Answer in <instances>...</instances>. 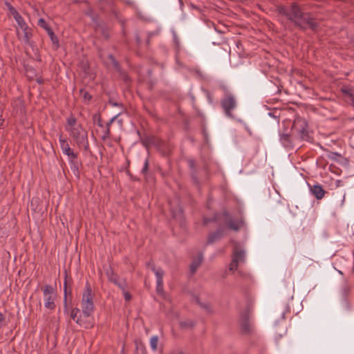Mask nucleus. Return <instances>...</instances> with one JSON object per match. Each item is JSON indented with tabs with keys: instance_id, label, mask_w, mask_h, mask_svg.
Here are the masks:
<instances>
[{
	"instance_id": "obj_1",
	"label": "nucleus",
	"mask_w": 354,
	"mask_h": 354,
	"mask_svg": "<svg viewBox=\"0 0 354 354\" xmlns=\"http://www.w3.org/2000/svg\"><path fill=\"white\" fill-rule=\"evenodd\" d=\"M288 19L294 21L297 26L302 28L308 27L315 30L317 28L316 22L309 15L302 13L297 5H293L288 13H286Z\"/></svg>"
},
{
	"instance_id": "obj_2",
	"label": "nucleus",
	"mask_w": 354,
	"mask_h": 354,
	"mask_svg": "<svg viewBox=\"0 0 354 354\" xmlns=\"http://www.w3.org/2000/svg\"><path fill=\"white\" fill-rule=\"evenodd\" d=\"M66 130L78 145L84 144L86 142V132L80 124L77 123L76 120L73 117L68 118Z\"/></svg>"
},
{
	"instance_id": "obj_3",
	"label": "nucleus",
	"mask_w": 354,
	"mask_h": 354,
	"mask_svg": "<svg viewBox=\"0 0 354 354\" xmlns=\"http://www.w3.org/2000/svg\"><path fill=\"white\" fill-rule=\"evenodd\" d=\"M82 313L84 317H90L94 310L93 296L89 284L86 283L84 291L82 294L81 302Z\"/></svg>"
},
{
	"instance_id": "obj_4",
	"label": "nucleus",
	"mask_w": 354,
	"mask_h": 354,
	"mask_svg": "<svg viewBox=\"0 0 354 354\" xmlns=\"http://www.w3.org/2000/svg\"><path fill=\"white\" fill-rule=\"evenodd\" d=\"M57 292L54 288L50 285H46L43 288V300L46 308L53 310L55 308Z\"/></svg>"
},
{
	"instance_id": "obj_5",
	"label": "nucleus",
	"mask_w": 354,
	"mask_h": 354,
	"mask_svg": "<svg viewBox=\"0 0 354 354\" xmlns=\"http://www.w3.org/2000/svg\"><path fill=\"white\" fill-rule=\"evenodd\" d=\"M14 19L17 24L18 28H19L17 30L18 36L19 37H22L24 42L28 43L31 34L28 31V25L26 24L23 17L19 15V13L14 17Z\"/></svg>"
},
{
	"instance_id": "obj_6",
	"label": "nucleus",
	"mask_w": 354,
	"mask_h": 354,
	"mask_svg": "<svg viewBox=\"0 0 354 354\" xmlns=\"http://www.w3.org/2000/svg\"><path fill=\"white\" fill-rule=\"evenodd\" d=\"M221 104L226 115L229 117H232L231 111L234 109L236 106L235 98L232 95H227L223 98Z\"/></svg>"
},
{
	"instance_id": "obj_7",
	"label": "nucleus",
	"mask_w": 354,
	"mask_h": 354,
	"mask_svg": "<svg viewBox=\"0 0 354 354\" xmlns=\"http://www.w3.org/2000/svg\"><path fill=\"white\" fill-rule=\"evenodd\" d=\"M225 223L229 229L234 231H238L243 225L241 219H233L228 214L225 215Z\"/></svg>"
},
{
	"instance_id": "obj_8",
	"label": "nucleus",
	"mask_w": 354,
	"mask_h": 354,
	"mask_svg": "<svg viewBox=\"0 0 354 354\" xmlns=\"http://www.w3.org/2000/svg\"><path fill=\"white\" fill-rule=\"evenodd\" d=\"M80 313V310L77 308L72 309L71 312V319L75 321L77 324L80 326H84V328H88L91 326V324L84 322L82 319L81 316H77L78 313Z\"/></svg>"
},
{
	"instance_id": "obj_9",
	"label": "nucleus",
	"mask_w": 354,
	"mask_h": 354,
	"mask_svg": "<svg viewBox=\"0 0 354 354\" xmlns=\"http://www.w3.org/2000/svg\"><path fill=\"white\" fill-rule=\"evenodd\" d=\"M225 234H226L225 228H221L218 230H217L216 232L212 233L209 235V236L207 238V243H212L214 241L220 239L221 237H223Z\"/></svg>"
},
{
	"instance_id": "obj_10",
	"label": "nucleus",
	"mask_w": 354,
	"mask_h": 354,
	"mask_svg": "<svg viewBox=\"0 0 354 354\" xmlns=\"http://www.w3.org/2000/svg\"><path fill=\"white\" fill-rule=\"evenodd\" d=\"M310 192L315 196V197L318 200L322 199L324 196V194H325V191L319 185H313L310 188Z\"/></svg>"
},
{
	"instance_id": "obj_11",
	"label": "nucleus",
	"mask_w": 354,
	"mask_h": 354,
	"mask_svg": "<svg viewBox=\"0 0 354 354\" xmlns=\"http://www.w3.org/2000/svg\"><path fill=\"white\" fill-rule=\"evenodd\" d=\"M240 324L243 332L249 333L251 330L252 324L247 315H242Z\"/></svg>"
},
{
	"instance_id": "obj_12",
	"label": "nucleus",
	"mask_w": 354,
	"mask_h": 354,
	"mask_svg": "<svg viewBox=\"0 0 354 354\" xmlns=\"http://www.w3.org/2000/svg\"><path fill=\"white\" fill-rule=\"evenodd\" d=\"M235 257H236V260L239 263H243L245 258V251L241 249L235 248L234 250L232 258Z\"/></svg>"
},
{
	"instance_id": "obj_13",
	"label": "nucleus",
	"mask_w": 354,
	"mask_h": 354,
	"mask_svg": "<svg viewBox=\"0 0 354 354\" xmlns=\"http://www.w3.org/2000/svg\"><path fill=\"white\" fill-rule=\"evenodd\" d=\"M62 152L64 154L68 156V160L72 164H76L77 163V155L73 151V150L70 148H68L67 149L62 150Z\"/></svg>"
},
{
	"instance_id": "obj_14",
	"label": "nucleus",
	"mask_w": 354,
	"mask_h": 354,
	"mask_svg": "<svg viewBox=\"0 0 354 354\" xmlns=\"http://www.w3.org/2000/svg\"><path fill=\"white\" fill-rule=\"evenodd\" d=\"M203 261V256L200 254L198 257L194 259L190 265V271L192 273H194L198 268L200 266Z\"/></svg>"
},
{
	"instance_id": "obj_15",
	"label": "nucleus",
	"mask_w": 354,
	"mask_h": 354,
	"mask_svg": "<svg viewBox=\"0 0 354 354\" xmlns=\"http://www.w3.org/2000/svg\"><path fill=\"white\" fill-rule=\"evenodd\" d=\"M342 91L345 94L347 100L354 106V95L352 89L348 87H344L342 88Z\"/></svg>"
},
{
	"instance_id": "obj_16",
	"label": "nucleus",
	"mask_w": 354,
	"mask_h": 354,
	"mask_svg": "<svg viewBox=\"0 0 354 354\" xmlns=\"http://www.w3.org/2000/svg\"><path fill=\"white\" fill-rule=\"evenodd\" d=\"M59 142L60 145V147L62 149V151L64 149H67L68 148H70V146L68 143V141L66 138H64L62 135H59Z\"/></svg>"
},
{
	"instance_id": "obj_17",
	"label": "nucleus",
	"mask_w": 354,
	"mask_h": 354,
	"mask_svg": "<svg viewBox=\"0 0 354 354\" xmlns=\"http://www.w3.org/2000/svg\"><path fill=\"white\" fill-rule=\"evenodd\" d=\"M153 271L154 272L156 277V282L157 281H163L162 278L164 275V272L162 269L158 268L156 269L155 268H153Z\"/></svg>"
},
{
	"instance_id": "obj_18",
	"label": "nucleus",
	"mask_w": 354,
	"mask_h": 354,
	"mask_svg": "<svg viewBox=\"0 0 354 354\" xmlns=\"http://www.w3.org/2000/svg\"><path fill=\"white\" fill-rule=\"evenodd\" d=\"M119 115H120V113H118L116 115H115L114 117H113L110 120V121L106 124V129H105V132H104V137H108L109 136L111 124L113 122V121L115 120H116V118L118 117Z\"/></svg>"
},
{
	"instance_id": "obj_19",
	"label": "nucleus",
	"mask_w": 354,
	"mask_h": 354,
	"mask_svg": "<svg viewBox=\"0 0 354 354\" xmlns=\"http://www.w3.org/2000/svg\"><path fill=\"white\" fill-rule=\"evenodd\" d=\"M48 34L49 37H50V39H51L53 44L55 45V48H57L58 46H59L58 39L55 35V34L53 32V30H49L48 32Z\"/></svg>"
},
{
	"instance_id": "obj_20",
	"label": "nucleus",
	"mask_w": 354,
	"mask_h": 354,
	"mask_svg": "<svg viewBox=\"0 0 354 354\" xmlns=\"http://www.w3.org/2000/svg\"><path fill=\"white\" fill-rule=\"evenodd\" d=\"M158 342V338L157 336H153L150 339V346L153 351H156Z\"/></svg>"
},
{
	"instance_id": "obj_21",
	"label": "nucleus",
	"mask_w": 354,
	"mask_h": 354,
	"mask_svg": "<svg viewBox=\"0 0 354 354\" xmlns=\"http://www.w3.org/2000/svg\"><path fill=\"white\" fill-rule=\"evenodd\" d=\"M6 6L8 8L10 14L14 17L19 14L17 10L8 2L6 3Z\"/></svg>"
},
{
	"instance_id": "obj_22",
	"label": "nucleus",
	"mask_w": 354,
	"mask_h": 354,
	"mask_svg": "<svg viewBox=\"0 0 354 354\" xmlns=\"http://www.w3.org/2000/svg\"><path fill=\"white\" fill-rule=\"evenodd\" d=\"M38 26L44 28L47 31V32H48L49 30H51L47 25L46 21L41 18L38 20Z\"/></svg>"
},
{
	"instance_id": "obj_23",
	"label": "nucleus",
	"mask_w": 354,
	"mask_h": 354,
	"mask_svg": "<svg viewBox=\"0 0 354 354\" xmlns=\"http://www.w3.org/2000/svg\"><path fill=\"white\" fill-rule=\"evenodd\" d=\"M239 263L237 262L236 257L232 258V262L230 264V270H235L237 269Z\"/></svg>"
},
{
	"instance_id": "obj_24",
	"label": "nucleus",
	"mask_w": 354,
	"mask_h": 354,
	"mask_svg": "<svg viewBox=\"0 0 354 354\" xmlns=\"http://www.w3.org/2000/svg\"><path fill=\"white\" fill-rule=\"evenodd\" d=\"M136 352L137 354H145V348L141 343L136 344Z\"/></svg>"
},
{
	"instance_id": "obj_25",
	"label": "nucleus",
	"mask_w": 354,
	"mask_h": 354,
	"mask_svg": "<svg viewBox=\"0 0 354 354\" xmlns=\"http://www.w3.org/2000/svg\"><path fill=\"white\" fill-rule=\"evenodd\" d=\"M156 290L158 294H162L163 292V281H157Z\"/></svg>"
},
{
	"instance_id": "obj_26",
	"label": "nucleus",
	"mask_w": 354,
	"mask_h": 354,
	"mask_svg": "<svg viewBox=\"0 0 354 354\" xmlns=\"http://www.w3.org/2000/svg\"><path fill=\"white\" fill-rule=\"evenodd\" d=\"M122 292H123V295H124L125 300L129 301L131 298V295L127 291H126V290L122 291Z\"/></svg>"
},
{
	"instance_id": "obj_27",
	"label": "nucleus",
	"mask_w": 354,
	"mask_h": 354,
	"mask_svg": "<svg viewBox=\"0 0 354 354\" xmlns=\"http://www.w3.org/2000/svg\"><path fill=\"white\" fill-rule=\"evenodd\" d=\"M4 315L0 313V328L3 326L4 324Z\"/></svg>"
},
{
	"instance_id": "obj_28",
	"label": "nucleus",
	"mask_w": 354,
	"mask_h": 354,
	"mask_svg": "<svg viewBox=\"0 0 354 354\" xmlns=\"http://www.w3.org/2000/svg\"><path fill=\"white\" fill-rule=\"evenodd\" d=\"M118 286L122 289V291L125 290V282H118Z\"/></svg>"
},
{
	"instance_id": "obj_29",
	"label": "nucleus",
	"mask_w": 354,
	"mask_h": 354,
	"mask_svg": "<svg viewBox=\"0 0 354 354\" xmlns=\"http://www.w3.org/2000/svg\"><path fill=\"white\" fill-rule=\"evenodd\" d=\"M82 95H83V97H84V98L85 100H89L91 99V97L90 95H88V94L87 93H86V92H83L82 91Z\"/></svg>"
},
{
	"instance_id": "obj_30",
	"label": "nucleus",
	"mask_w": 354,
	"mask_h": 354,
	"mask_svg": "<svg viewBox=\"0 0 354 354\" xmlns=\"http://www.w3.org/2000/svg\"><path fill=\"white\" fill-rule=\"evenodd\" d=\"M148 165H149L148 161L146 160L145 162V164H144V167H143L142 170V171L143 173L147 171V170L148 169Z\"/></svg>"
},
{
	"instance_id": "obj_31",
	"label": "nucleus",
	"mask_w": 354,
	"mask_h": 354,
	"mask_svg": "<svg viewBox=\"0 0 354 354\" xmlns=\"http://www.w3.org/2000/svg\"><path fill=\"white\" fill-rule=\"evenodd\" d=\"M118 124H119V126H120V127H122V121L121 120H118Z\"/></svg>"
},
{
	"instance_id": "obj_32",
	"label": "nucleus",
	"mask_w": 354,
	"mask_h": 354,
	"mask_svg": "<svg viewBox=\"0 0 354 354\" xmlns=\"http://www.w3.org/2000/svg\"><path fill=\"white\" fill-rule=\"evenodd\" d=\"M111 105L113 106H119V104L116 103V102H111Z\"/></svg>"
},
{
	"instance_id": "obj_33",
	"label": "nucleus",
	"mask_w": 354,
	"mask_h": 354,
	"mask_svg": "<svg viewBox=\"0 0 354 354\" xmlns=\"http://www.w3.org/2000/svg\"><path fill=\"white\" fill-rule=\"evenodd\" d=\"M171 354H183V353H180V352H174V353H172Z\"/></svg>"
},
{
	"instance_id": "obj_34",
	"label": "nucleus",
	"mask_w": 354,
	"mask_h": 354,
	"mask_svg": "<svg viewBox=\"0 0 354 354\" xmlns=\"http://www.w3.org/2000/svg\"><path fill=\"white\" fill-rule=\"evenodd\" d=\"M66 281H65V282H64V286L66 287Z\"/></svg>"
}]
</instances>
